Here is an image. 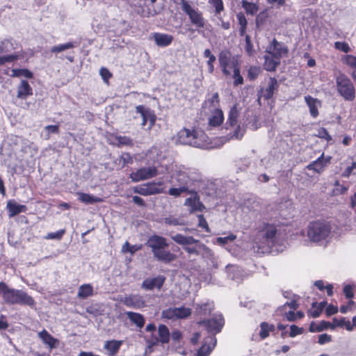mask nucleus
<instances>
[{
  "label": "nucleus",
  "instance_id": "obj_1",
  "mask_svg": "<svg viewBox=\"0 0 356 356\" xmlns=\"http://www.w3.org/2000/svg\"><path fill=\"white\" fill-rule=\"evenodd\" d=\"M0 296L3 302L8 305H27L31 307L35 305L34 298L21 289L10 288L4 282H0Z\"/></svg>",
  "mask_w": 356,
  "mask_h": 356
},
{
  "label": "nucleus",
  "instance_id": "obj_2",
  "mask_svg": "<svg viewBox=\"0 0 356 356\" xmlns=\"http://www.w3.org/2000/svg\"><path fill=\"white\" fill-rule=\"evenodd\" d=\"M147 245L151 248L154 257L159 261L170 264L177 259V255L166 248L169 246L165 237L153 234L147 241Z\"/></svg>",
  "mask_w": 356,
  "mask_h": 356
},
{
  "label": "nucleus",
  "instance_id": "obj_3",
  "mask_svg": "<svg viewBox=\"0 0 356 356\" xmlns=\"http://www.w3.org/2000/svg\"><path fill=\"white\" fill-rule=\"evenodd\" d=\"M177 142L194 147L205 148L208 145V137L202 131L183 129L178 132Z\"/></svg>",
  "mask_w": 356,
  "mask_h": 356
},
{
  "label": "nucleus",
  "instance_id": "obj_4",
  "mask_svg": "<svg viewBox=\"0 0 356 356\" xmlns=\"http://www.w3.org/2000/svg\"><path fill=\"white\" fill-rule=\"evenodd\" d=\"M332 226L325 220H316L310 222L307 226V235L310 241L320 243L325 241L330 234Z\"/></svg>",
  "mask_w": 356,
  "mask_h": 356
},
{
  "label": "nucleus",
  "instance_id": "obj_5",
  "mask_svg": "<svg viewBox=\"0 0 356 356\" xmlns=\"http://www.w3.org/2000/svg\"><path fill=\"white\" fill-rule=\"evenodd\" d=\"M337 92L346 100L352 102L355 99V89L351 80L344 74L336 78Z\"/></svg>",
  "mask_w": 356,
  "mask_h": 356
},
{
  "label": "nucleus",
  "instance_id": "obj_6",
  "mask_svg": "<svg viewBox=\"0 0 356 356\" xmlns=\"http://www.w3.org/2000/svg\"><path fill=\"white\" fill-rule=\"evenodd\" d=\"M180 6L181 10L188 16L192 24L199 29L204 27V19L197 8L192 7L188 0H181Z\"/></svg>",
  "mask_w": 356,
  "mask_h": 356
},
{
  "label": "nucleus",
  "instance_id": "obj_7",
  "mask_svg": "<svg viewBox=\"0 0 356 356\" xmlns=\"http://www.w3.org/2000/svg\"><path fill=\"white\" fill-rule=\"evenodd\" d=\"M171 239L176 243L183 246L185 252L189 254L198 255L199 251L195 247L187 246L193 244L200 243L198 239H195L191 236H184L181 234H176L175 235H170Z\"/></svg>",
  "mask_w": 356,
  "mask_h": 356
},
{
  "label": "nucleus",
  "instance_id": "obj_8",
  "mask_svg": "<svg viewBox=\"0 0 356 356\" xmlns=\"http://www.w3.org/2000/svg\"><path fill=\"white\" fill-rule=\"evenodd\" d=\"M239 113L236 104L234 105L229 112L227 124H229L232 128L236 127L233 134L231 136L232 138L241 139L245 133V129L237 124Z\"/></svg>",
  "mask_w": 356,
  "mask_h": 356
},
{
  "label": "nucleus",
  "instance_id": "obj_9",
  "mask_svg": "<svg viewBox=\"0 0 356 356\" xmlns=\"http://www.w3.org/2000/svg\"><path fill=\"white\" fill-rule=\"evenodd\" d=\"M158 175V170L155 166L143 167L129 175V178L133 182L149 179Z\"/></svg>",
  "mask_w": 356,
  "mask_h": 356
},
{
  "label": "nucleus",
  "instance_id": "obj_10",
  "mask_svg": "<svg viewBox=\"0 0 356 356\" xmlns=\"http://www.w3.org/2000/svg\"><path fill=\"white\" fill-rule=\"evenodd\" d=\"M279 83L277 80L274 77H270L268 81V85L266 88H261L257 93L258 103L261 105V99L264 98L265 100L271 99L274 93L277 91Z\"/></svg>",
  "mask_w": 356,
  "mask_h": 356
},
{
  "label": "nucleus",
  "instance_id": "obj_11",
  "mask_svg": "<svg viewBox=\"0 0 356 356\" xmlns=\"http://www.w3.org/2000/svg\"><path fill=\"white\" fill-rule=\"evenodd\" d=\"M266 51L275 58H280L288 53L287 47L282 42L273 39L271 44L267 47Z\"/></svg>",
  "mask_w": 356,
  "mask_h": 356
},
{
  "label": "nucleus",
  "instance_id": "obj_12",
  "mask_svg": "<svg viewBox=\"0 0 356 356\" xmlns=\"http://www.w3.org/2000/svg\"><path fill=\"white\" fill-rule=\"evenodd\" d=\"M121 302L127 307L140 309L145 306L143 298L138 295H129L121 299Z\"/></svg>",
  "mask_w": 356,
  "mask_h": 356
},
{
  "label": "nucleus",
  "instance_id": "obj_13",
  "mask_svg": "<svg viewBox=\"0 0 356 356\" xmlns=\"http://www.w3.org/2000/svg\"><path fill=\"white\" fill-rule=\"evenodd\" d=\"M165 281V277L163 275L147 278L143 282L142 287L146 290H153L155 288L159 290L163 286Z\"/></svg>",
  "mask_w": 356,
  "mask_h": 356
},
{
  "label": "nucleus",
  "instance_id": "obj_14",
  "mask_svg": "<svg viewBox=\"0 0 356 356\" xmlns=\"http://www.w3.org/2000/svg\"><path fill=\"white\" fill-rule=\"evenodd\" d=\"M204 323L209 331L220 332L224 326L225 320L222 316H215L204 321Z\"/></svg>",
  "mask_w": 356,
  "mask_h": 356
},
{
  "label": "nucleus",
  "instance_id": "obj_15",
  "mask_svg": "<svg viewBox=\"0 0 356 356\" xmlns=\"http://www.w3.org/2000/svg\"><path fill=\"white\" fill-rule=\"evenodd\" d=\"M305 101L309 108L310 115L313 118H316L319 114L318 108L321 107V102L310 95L305 96Z\"/></svg>",
  "mask_w": 356,
  "mask_h": 356
},
{
  "label": "nucleus",
  "instance_id": "obj_16",
  "mask_svg": "<svg viewBox=\"0 0 356 356\" xmlns=\"http://www.w3.org/2000/svg\"><path fill=\"white\" fill-rule=\"evenodd\" d=\"M38 336L42 340V343L47 346L51 350L57 348L59 345L58 339L54 338L45 329L39 332Z\"/></svg>",
  "mask_w": 356,
  "mask_h": 356
},
{
  "label": "nucleus",
  "instance_id": "obj_17",
  "mask_svg": "<svg viewBox=\"0 0 356 356\" xmlns=\"http://www.w3.org/2000/svg\"><path fill=\"white\" fill-rule=\"evenodd\" d=\"M332 157H318V159L307 166L308 170L315 172L321 173L324 170L325 166L330 162Z\"/></svg>",
  "mask_w": 356,
  "mask_h": 356
},
{
  "label": "nucleus",
  "instance_id": "obj_18",
  "mask_svg": "<svg viewBox=\"0 0 356 356\" xmlns=\"http://www.w3.org/2000/svg\"><path fill=\"white\" fill-rule=\"evenodd\" d=\"M153 39L157 46L165 47L172 43L173 36L166 33H154L153 34Z\"/></svg>",
  "mask_w": 356,
  "mask_h": 356
},
{
  "label": "nucleus",
  "instance_id": "obj_19",
  "mask_svg": "<svg viewBox=\"0 0 356 356\" xmlns=\"http://www.w3.org/2000/svg\"><path fill=\"white\" fill-rule=\"evenodd\" d=\"M184 204L191 207V213L197 211H202L204 209V204L200 201V198L197 195L186 199Z\"/></svg>",
  "mask_w": 356,
  "mask_h": 356
},
{
  "label": "nucleus",
  "instance_id": "obj_20",
  "mask_svg": "<svg viewBox=\"0 0 356 356\" xmlns=\"http://www.w3.org/2000/svg\"><path fill=\"white\" fill-rule=\"evenodd\" d=\"M33 94V90L29 83L26 80H22L17 87V97L19 99H25Z\"/></svg>",
  "mask_w": 356,
  "mask_h": 356
},
{
  "label": "nucleus",
  "instance_id": "obj_21",
  "mask_svg": "<svg viewBox=\"0 0 356 356\" xmlns=\"http://www.w3.org/2000/svg\"><path fill=\"white\" fill-rule=\"evenodd\" d=\"M7 209L8 210L10 217H13L20 213L26 212L27 210L26 205L19 204L14 200H10L8 202Z\"/></svg>",
  "mask_w": 356,
  "mask_h": 356
},
{
  "label": "nucleus",
  "instance_id": "obj_22",
  "mask_svg": "<svg viewBox=\"0 0 356 356\" xmlns=\"http://www.w3.org/2000/svg\"><path fill=\"white\" fill-rule=\"evenodd\" d=\"M122 343V341L109 340L105 342L104 348L108 351L110 356H114L119 352Z\"/></svg>",
  "mask_w": 356,
  "mask_h": 356
},
{
  "label": "nucleus",
  "instance_id": "obj_23",
  "mask_svg": "<svg viewBox=\"0 0 356 356\" xmlns=\"http://www.w3.org/2000/svg\"><path fill=\"white\" fill-rule=\"evenodd\" d=\"M261 231L264 232L263 237L266 241L272 242L274 241L277 233V226L270 223H264V227Z\"/></svg>",
  "mask_w": 356,
  "mask_h": 356
},
{
  "label": "nucleus",
  "instance_id": "obj_24",
  "mask_svg": "<svg viewBox=\"0 0 356 356\" xmlns=\"http://www.w3.org/2000/svg\"><path fill=\"white\" fill-rule=\"evenodd\" d=\"M224 120L223 113L219 108L215 109L212 115L209 118V128L217 127L221 125Z\"/></svg>",
  "mask_w": 356,
  "mask_h": 356
},
{
  "label": "nucleus",
  "instance_id": "obj_25",
  "mask_svg": "<svg viewBox=\"0 0 356 356\" xmlns=\"http://www.w3.org/2000/svg\"><path fill=\"white\" fill-rule=\"evenodd\" d=\"M126 315L137 327L139 328L143 327L145 321L144 316L141 314L134 312H126Z\"/></svg>",
  "mask_w": 356,
  "mask_h": 356
},
{
  "label": "nucleus",
  "instance_id": "obj_26",
  "mask_svg": "<svg viewBox=\"0 0 356 356\" xmlns=\"http://www.w3.org/2000/svg\"><path fill=\"white\" fill-rule=\"evenodd\" d=\"M149 195L160 194L163 192V181H149L145 183Z\"/></svg>",
  "mask_w": 356,
  "mask_h": 356
},
{
  "label": "nucleus",
  "instance_id": "obj_27",
  "mask_svg": "<svg viewBox=\"0 0 356 356\" xmlns=\"http://www.w3.org/2000/svg\"><path fill=\"white\" fill-rule=\"evenodd\" d=\"M264 58V67L266 70L269 72L275 71L280 63V58H275L273 56H265Z\"/></svg>",
  "mask_w": 356,
  "mask_h": 356
},
{
  "label": "nucleus",
  "instance_id": "obj_28",
  "mask_svg": "<svg viewBox=\"0 0 356 356\" xmlns=\"http://www.w3.org/2000/svg\"><path fill=\"white\" fill-rule=\"evenodd\" d=\"M93 295V287L90 284H84L79 286L77 297L80 299H86Z\"/></svg>",
  "mask_w": 356,
  "mask_h": 356
},
{
  "label": "nucleus",
  "instance_id": "obj_29",
  "mask_svg": "<svg viewBox=\"0 0 356 356\" xmlns=\"http://www.w3.org/2000/svg\"><path fill=\"white\" fill-rule=\"evenodd\" d=\"M78 43L76 42H68L65 44H60L58 45L53 46L51 48V52L54 54H58L65 50L76 47Z\"/></svg>",
  "mask_w": 356,
  "mask_h": 356
},
{
  "label": "nucleus",
  "instance_id": "obj_30",
  "mask_svg": "<svg viewBox=\"0 0 356 356\" xmlns=\"http://www.w3.org/2000/svg\"><path fill=\"white\" fill-rule=\"evenodd\" d=\"M150 108H146L143 105H138L136 107V112L139 113L143 119L141 125L145 127L148 122V118L149 117Z\"/></svg>",
  "mask_w": 356,
  "mask_h": 356
},
{
  "label": "nucleus",
  "instance_id": "obj_31",
  "mask_svg": "<svg viewBox=\"0 0 356 356\" xmlns=\"http://www.w3.org/2000/svg\"><path fill=\"white\" fill-rule=\"evenodd\" d=\"M79 200L81 202L86 203L87 204L101 202L102 201L100 197H95L85 193H79Z\"/></svg>",
  "mask_w": 356,
  "mask_h": 356
},
{
  "label": "nucleus",
  "instance_id": "obj_32",
  "mask_svg": "<svg viewBox=\"0 0 356 356\" xmlns=\"http://www.w3.org/2000/svg\"><path fill=\"white\" fill-rule=\"evenodd\" d=\"M203 56L204 58H209L208 60L207 61V65L208 66V72L209 74H212L214 71L213 63L216 60V56L211 54V51L209 49H206L204 51Z\"/></svg>",
  "mask_w": 356,
  "mask_h": 356
},
{
  "label": "nucleus",
  "instance_id": "obj_33",
  "mask_svg": "<svg viewBox=\"0 0 356 356\" xmlns=\"http://www.w3.org/2000/svg\"><path fill=\"white\" fill-rule=\"evenodd\" d=\"M160 341L163 343H168L170 341V332L168 327L165 325H159L158 329Z\"/></svg>",
  "mask_w": 356,
  "mask_h": 356
},
{
  "label": "nucleus",
  "instance_id": "obj_34",
  "mask_svg": "<svg viewBox=\"0 0 356 356\" xmlns=\"http://www.w3.org/2000/svg\"><path fill=\"white\" fill-rule=\"evenodd\" d=\"M331 327V323L325 321H322L318 325H316L314 322H312L309 330L310 332H321Z\"/></svg>",
  "mask_w": 356,
  "mask_h": 356
},
{
  "label": "nucleus",
  "instance_id": "obj_35",
  "mask_svg": "<svg viewBox=\"0 0 356 356\" xmlns=\"http://www.w3.org/2000/svg\"><path fill=\"white\" fill-rule=\"evenodd\" d=\"M176 179L179 186L188 187V184L191 182L189 176L185 172H179L177 174Z\"/></svg>",
  "mask_w": 356,
  "mask_h": 356
},
{
  "label": "nucleus",
  "instance_id": "obj_36",
  "mask_svg": "<svg viewBox=\"0 0 356 356\" xmlns=\"http://www.w3.org/2000/svg\"><path fill=\"white\" fill-rule=\"evenodd\" d=\"M231 53L228 50H222L218 56V61L220 67L229 65L230 62Z\"/></svg>",
  "mask_w": 356,
  "mask_h": 356
},
{
  "label": "nucleus",
  "instance_id": "obj_37",
  "mask_svg": "<svg viewBox=\"0 0 356 356\" xmlns=\"http://www.w3.org/2000/svg\"><path fill=\"white\" fill-rule=\"evenodd\" d=\"M15 49V44L10 40H5L0 42V54L10 53Z\"/></svg>",
  "mask_w": 356,
  "mask_h": 356
},
{
  "label": "nucleus",
  "instance_id": "obj_38",
  "mask_svg": "<svg viewBox=\"0 0 356 356\" xmlns=\"http://www.w3.org/2000/svg\"><path fill=\"white\" fill-rule=\"evenodd\" d=\"M241 3L242 7L245 10L248 14L253 15L258 10V6L254 3L249 2L247 0H243Z\"/></svg>",
  "mask_w": 356,
  "mask_h": 356
},
{
  "label": "nucleus",
  "instance_id": "obj_39",
  "mask_svg": "<svg viewBox=\"0 0 356 356\" xmlns=\"http://www.w3.org/2000/svg\"><path fill=\"white\" fill-rule=\"evenodd\" d=\"M176 319L186 318L191 316V310L185 307H175Z\"/></svg>",
  "mask_w": 356,
  "mask_h": 356
},
{
  "label": "nucleus",
  "instance_id": "obj_40",
  "mask_svg": "<svg viewBox=\"0 0 356 356\" xmlns=\"http://www.w3.org/2000/svg\"><path fill=\"white\" fill-rule=\"evenodd\" d=\"M209 3L215 8V14L220 15L224 10L222 0H209Z\"/></svg>",
  "mask_w": 356,
  "mask_h": 356
},
{
  "label": "nucleus",
  "instance_id": "obj_41",
  "mask_svg": "<svg viewBox=\"0 0 356 356\" xmlns=\"http://www.w3.org/2000/svg\"><path fill=\"white\" fill-rule=\"evenodd\" d=\"M66 230L65 229H59L56 232H49L44 236L45 239H56L60 240L63 235L65 234Z\"/></svg>",
  "mask_w": 356,
  "mask_h": 356
},
{
  "label": "nucleus",
  "instance_id": "obj_42",
  "mask_svg": "<svg viewBox=\"0 0 356 356\" xmlns=\"http://www.w3.org/2000/svg\"><path fill=\"white\" fill-rule=\"evenodd\" d=\"M182 193H188V187L170 188L168 191V194L175 197H179Z\"/></svg>",
  "mask_w": 356,
  "mask_h": 356
},
{
  "label": "nucleus",
  "instance_id": "obj_43",
  "mask_svg": "<svg viewBox=\"0 0 356 356\" xmlns=\"http://www.w3.org/2000/svg\"><path fill=\"white\" fill-rule=\"evenodd\" d=\"M314 135L320 138L325 139L327 142L332 140L331 136L329 134L327 129L323 127L318 128Z\"/></svg>",
  "mask_w": 356,
  "mask_h": 356
},
{
  "label": "nucleus",
  "instance_id": "obj_44",
  "mask_svg": "<svg viewBox=\"0 0 356 356\" xmlns=\"http://www.w3.org/2000/svg\"><path fill=\"white\" fill-rule=\"evenodd\" d=\"M322 306H318L316 302L312 303V309L309 311V314L313 318L318 317L322 313Z\"/></svg>",
  "mask_w": 356,
  "mask_h": 356
},
{
  "label": "nucleus",
  "instance_id": "obj_45",
  "mask_svg": "<svg viewBox=\"0 0 356 356\" xmlns=\"http://www.w3.org/2000/svg\"><path fill=\"white\" fill-rule=\"evenodd\" d=\"M334 188L333 193L334 195H342L344 194L348 189V186H346L340 184L339 181L337 180L334 182Z\"/></svg>",
  "mask_w": 356,
  "mask_h": 356
},
{
  "label": "nucleus",
  "instance_id": "obj_46",
  "mask_svg": "<svg viewBox=\"0 0 356 356\" xmlns=\"http://www.w3.org/2000/svg\"><path fill=\"white\" fill-rule=\"evenodd\" d=\"M234 85L237 86L243 83V78L240 74V70L238 67H235L233 72Z\"/></svg>",
  "mask_w": 356,
  "mask_h": 356
},
{
  "label": "nucleus",
  "instance_id": "obj_47",
  "mask_svg": "<svg viewBox=\"0 0 356 356\" xmlns=\"http://www.w3.org/2000/svg\"><path fill=\"white\" fill-rule=\"evenodd\" d=\"M116 141L118 142L119 145L122 146H132L133 140L128 136H119L116 137Z\"/></svg>",
  "mask_w": 356,
  "mask_h": 356
},
{
  "label": "nucleus",
  "instance_id": "obj_48",
  "mask_svg": "<svg viewBox=\"0 0 356 356\" xmlns=\"http://www.w3.org/2000/svg\"><path fill=\"white\" fill-rule=\"evenodd\" d=\"M133 191L135 193L139 194L143 196H149V192L147 191V188L146 186L145 183L143 184L138 185L133 188Z\"/></svg>",
  "mask_w": 356,
  "mask_h": 356
},
{
  "label": "nucleus",
  "instance_id": "obj_49",
  "mask_svg": "<svg viewBox=\"0 0 356 356\" xmlns=\"http://www.w3.org/2000/svg\"><path fill=\"white\" fill-rule=\"evenodd\" d=\"M162 317L166 319H176L175 307L168 308L162 312Z\"/></svg>",
  "mask_w": 356,
  "mask_h": 356
},
{
  "label": "nucleus",
  "instance_id": "obj_50",
  "mask_svg": "<svg viewBox=\"0 0 356 356\" xmlns=\"http://www.w3.org/2000/svg\"><path fill=\"white\" fill-rule=\"evenodd\" d=\"M164 222L169 225H184V222L179 218L169 216L164 218Z\"/></svg>",
  "mask_w": 356,
  "mask_h": 356
},
{
  "label": "nucleus",
  "instance_id": "obj_51",
  "mask_svg": "<svg viewBox=\"0 0 356 356\" xmlns=\"http://www.w3.org/2000/svg\"><path fill=\"white\" fill-rule=\"evenodd\" d=\"M268 323L266 322H261L260 323V332H259V337L261 339H265L268 337H269L270 332L268 330Z\"/></svg>",
  "mask_w": 356,
  "mask_h": 356
},
{
  "label": "nucleus",
  "instance_id": "obj_52",
  "mask_svg": "<svg viewBox=\"0 0 356 356\" xmlns=\"http://www.w3.org/2000/svg\"><path fill=\"white\" fill-rule=\"evenodd\" d=\"M13 76H23L26 78H31L33 76L32 72H31L29 70L26 69H18V70H13Z\"/></svg>",
  "mask_w": 356,
  "mask_h": 356
},
{
  "label": "nucleus",
  "instance_id": "obj_53",
  "mask_svg": "<svg viewBox=\"0 0 356 356\" xmlns=\"http://www.w3.org/2000/svg\"><path fill=\"white\" fill-rule=\"evenodd\" d=\"M140 249V246H138L136 245H131L129 242H125V243L122 246V252H129L131 254L135 253L136 251Z\"/></svg>",
  "mask_w": 356,
  "mask_h": 356
},
{
  "label": "nucleus",
  "instance_id": "obj_54",
  "mask_svg": "<svg viewBox=\"0 0 356 356\" xmlns=\"http://www.w3.org/2000/svg\"><path fill=\"white\" fill-rule=\"evenodd\" d=\"M260 73V69L259 67H257L256 66H251L248 72V79L250 81H253L258 76L259 74Z\"/></svg>",
  "mask_w": 356,
  "mask_h": 356
},
{
  "label": "nucleus",
  "instance_id": "obj_55",
  "mask_svg": "<svg viewBox=\"0 0 356 356\" xmlns=\"http://www.w3.org/2000/svg\"><path fill=\"white\" fill-rule=\"evenodd\" d=\"M343 61L349 67L356 69V56L346 55L343 58Z\"/></svg>",
  "mask_w": 356,
  "mask_h": 356
},
{
  "label": "nucleus",
  "instance_id": "obj_56",
  "mask_svg": "<svg viewBox=\"0 0 356 356\" xmlns=\"http://www.w3.org/2000/svg\"><path fill=\"white\" fill-rule=\"evenodd\" d=\"M198 218V227L204 229L207 232H210L209 227L208 225L207 221L204 218V215L200 214L197 216Z\"/></svg>",
  "mask_w": 356,
  "mask_h": 356
},
{
  "label": "nucleus",
  "instance_id": "obj_57",
  "mask_svg": "<svg viewBox=\"0 0 356 356\" xmlns=\"http://www.w3.org/2000/svg\"><path fill=\"white\" fill-rule=\"evenodd\" d=\"M236 238V236L235 234H231L225 237H218L217 238V242L220 245L227 244L230 241H234Z\"/></svg>",
  "mask_w": 356,
  "mask_h": 356
},
{
  "label": "nucleus",
  "instance_id": "obj_58",
  "mask_svg": "<svg viewBox=\"0 0 356 356\" xmlns=\"http://www.w3.org/2000/svg\"><path fill=\"white\" fill-rule=\"evenodd\" d=\"M334 47L344 53H348L350 51V47L348 44L345 42H336Z\"/></svg>",
  "mask_w": 356,
  "mask_h": 356
},
{
  "label": "nucleus",
  "instance_id": "obj_59",
  "mask_svg": "<svg viewBox=\"0 0 356 356\" xmlns=\"http://www.w3.org/2000/svg\"><path fill=\"white\" fill-rule=\"evenodd\" d=\"M304 332V329L302 327H299L296 325H291L290 326V332L289 337H295L297 335L302 334Z\"/></svg>",
  "mask_w": 356,
  "mask_h": 356
},
{
  "label": "nucleus",
  "instance_id": "obj_60",
  "mask_svg": "<svg viewBox=\"0 0 356 356\" xmlns=\"http://www.w3.org/2000/svg\"><path fill=\"white\" fill-rule=\"evenodd\" d=\"M17 58H18L17 55L13 54H10L6 55V56H0V65L4 64L6 63L14 61V60H17Z\"/></svg>",
  "mask_w": 356,
  "mask_h": 356
},
{
  "label": "nucleus",
  "instance_id": "obj_61",
  "mask_svg": "<svg viewBox=\"0 0 356 356\" xmlns=\"http://www.w3.org/2000/svg\"><path fill=\"white\" fill-rule=\"evenodd\" d=\"M245 51L249 56H252L254 53L253 45L248 35L245 36Z\"/></svg>",
  "mask_w": 356,
  "mask_h": 356
},
{
  "label": "nucleus",
  "instance_id": "obj_62",
  "mask_svg": "<svg viewBox=\"0 0 356 356\" xmlns=\"http://www.w3.org/2000/svg\"><path fill=\"white\" fill-rule=\"evenodd\" d=\"M212 348L203 344L197 351L198 356H208L211 352Z\"/></svg>",
  "mask_w": 356,
  "mask_h": 356
},
{
  "label": "nucleus",
  "instance_id": "obj_63",
  "mask_svg": "<svg viewBox=\"0 0 356 356\" xmlns=\"http://www.w3.org/2000/svg\"><path fill=\"white\" fill-rule=\"evenodd\" d=\"M343 293L345 296L348 298L351 299L354 297V293H353V286L350 284H347L343 287Z\"/></svg>",
  "mask_w": 356,
  "mask_h": 356
},
{
  "label": "nucleus",
  "instance_id": "obj_64",
  "mask_svg": "<svg viewBox=\"0 0 356 356\" xmlns=\"http://www.w3.org/2000/svg\"><path fill=\"white\" fill-rule=\"evenodd\" d=\"M356 169V162H353L350 166L347 167L342 172L343 177H348L353 172V170Z\"/></svg>",
  "mask_w": 356,
  "mask_h": 356
}]
</instances>
